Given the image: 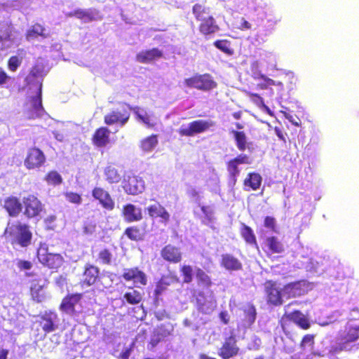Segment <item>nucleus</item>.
<instances>
[{"mask_svg":"<svg viewBox=\"0 0 359 359\" xmlns=\"http://www.w3.org/2000/svg\"><path fill=\"white\" fill-rule=\"evenodd\" d=\"M122 216L128 223L139 222L143 218L142 209L131 203L123 206Z\"/></svg>","mask_w":359,"mask_h":359,"instance_id":"19","label":"nucleus"},{"mask_svg":"<svg viewBox=\"0 0 359 359\" xmlns=\"http://www.w3.org/2000/svg\"><path fill=\"white\" fill-rule=\"evenodd\" d=\"M264 292L266 302L271 306H280L284 302L283 287L280 288L279 284L273 280H267L264 283Z\"/></svg>","mask_w":359,"mask_h":359,"instance_id":"4","label":"nucleus"},{"mask_svg":"<svg viewBox=\"0 0 359 359\" xmlns=\"http://www.w3.org/2000/svg\"><path fill=\"white\" fill-rule=\"evenodd\" d=\"M191 12L196 21L212 15L211 8L203 3H196L193 5Z\"/></svg>","mask_w":359,"mask_h":359,"instance_id":"33","label":"nucleus"},{"mask_svg":"<svg viewBox=\"0 0 359 359\" xmlns=\"http://www.w3.org/2000/svg\"><path fill=\"white\" fill-rule=\"evenodd\" d=\"M231 133L233 135L236 146L240 151L250 149L252 142L248 141V137L244 131L232 130Z\"/></svg>","mask_w":359,"mask_h":359,"instance_id":"29","label":"nucleus"},{"mask_svg":"<svg viewBox=\"0 0 359 359\" xmlns=\"http://www.w3.org/2000/svg\"><path fill=\"white\" fill-rule=\"evenodd\" d=\"M196 278L198 285L203 288H209L213 285L211 277L201 268L196 269Z\"/></svg>","mask_w":359,"mask_h":359,"instance_id":"37","label":"nucleus"},{"mask_svg":"<svg viewBox=\"0 0 359 359\" xmlns=\"http://www.w3.org/2000/svg\"><path fill=\"white\" fill-rule=\"evenodd\" d=\"M22 62V57H19L18 55H12L8 60V69L12 72H15L20 67Z\"/></svg>","mask_w":359,"mask_h":359,"instance_id":"52","label":"nucleus"},{"mask_svg":"<svg viewBox=\"0 0 359 359\" xmlns=\"http://www.w3.org/2000/svg\"><path fill=\"white\" fill-rule=\"evenodd\" d=\"M219 317L224 325H227L229 323V316L227 311H221L219 314Z\"/></svg>","mask_w":359,"mask_h":359,"instance_id":"61","label":"nucleus"},{"mask_svg":"<svg viewBox=\"0 0 359 359\" xmlns=\"http://www.w3.org/2000/svg\"><path fill=\"white\" fill-rule=\"evenodd\" d=\"M240 233L247 244L258 248L256 236L251 227L244 223H242L240 229Z\"/></svg>","mask_w":359,"mask_h":359,"instance_id":"34","label":"nucleus"},{"mask_svg":"<svg viewBox=\"0 0 359 359\" xmlns=\"http://www.w3.org/2000/svg\"><path fill=\"white\" fill-rule=\"evenodd\" d=\"M337 278L339 280L353 278V271L349 268L343 267L337 271Z\"/></svg>","mask_w":359,"mask_h":359,"instance_id":"56","label":"nucleus"},{"mask_svg":"<svg viewBox=\"0 0 359 359\" xmlns=\"http://www.w3.org/2000/svg\"><path fill=\"white\" fill-rule=\"evenodd\" d=\"M274 131H275V133L276 135L278 137V138L283 141L284 142H286V140H285V137L284 136V134L282 131V130L278 128V127H275L274 128Z\"/></svg>","mask_w":359,"mask_h":359,"instance_id":"63","label":"nucleus"},{"mask_svg":"<svg viewBox=\"0 0 359 359\" xmlns=\"http://www.w3.org/2000/svg\"><path fill=\"white\" fill-rule=\"evenodd\" d=\"M245 319L249 325L254 323L257 317V311L255 306L250 304L244 309Z\"/></svg>","mask_w":359,"mask_h":359,"instance_id":"48","label":"nucleus"},{"mask_svg":"<svg viewBox=\"0 0 359 359\" xmlns=\"http://www.w3.org/2000/svg\"><path fill=\"white\" fill-rule=\"evenodd\" d=\"M180 271L183 278V283H190L193 280V269L191 265L184 264L180 266Z\"/></svg>","mask_w":359,"mask_h":359,"instance_id":"47","label":"nucleus"},{"mask_svg":"<svg viewBox=\"0 0 359 359\" xmlns=\"http://www.w3.org/2000/svg\"><path fill=\"white\" fill-rule=\"evenodd\" d=\"M110 130L106 126L97 128L92 135V144L98 148L105 147L110 142Z\"/></svg>","mask_w":359,"mask_h":359,"instance_id":"17","label":"nucleus"},{"mask_svg":"<svg viewBox=\"0 0 359 359\" xmlns=\"http://www.w3.org/2000/svg\"><path fill=\"white\" fill-rule=\"evenodd\" d=\"M170 335V332L166 330H154L148 344V349L152 351L161 341Z\"/></svg>","mask_w":359,"mask_h":359,"instance_id":"39","label":"nucleus"},{"mask_svg":"<svg viewBox=\"0 0 359 359\" xmlns=\"http://www.w3.org/2000/svg\"><path fill=\"white\" fill-rule=\"evenodd\" d=\"M163 53L162 50L157 48H153L151 49L140 51L136 55L135 59L138 62L148 64L163 57Z\"/></svg>","mask_w":359,"mask_h":359,"instance_id":"23","label":"nucleus"},{"mask_svg":"<svg viewBox=\"0 0 359 359\" xmlns=\"http://www.w3.org/2000/svg\"><path fill=\"white\" fill-rule=\"evenodd\" d=\"M260 79L262 81L257 84V87L262 90L267 89L269 86H276V85H282L281 82H276L273 79L268 78L265 75H261Z\"/></svg>","mask_w":359,"mask_h":359,"instance_id":"53","label":"nucleus"},{"mask_svg":"<svg viewBox=\"0 0 359 359\" xmlns=\"http://www.w3.org/2000/svg\"><path fill=\"white\" fill-rule=\"evenodd\" d=\"M41 88L42 83L41 82L39 83V91L37 95L34 97H32V108L37 112L43 109L42 106Z\"/></svg>","mask_w":359,"mask_h":359,"instance_id":"51","label":"nucleus"},{"mask_svg":"<svg viewBox=\"0 0 359 359\" xmlns=\"http://www.w3.org/2000/svg\"><path fill=\"white\" fill-rule=\"evenodd\" d=\"M219 263L222 268L229 271H238L243 269L242 262L230 253L222 254Z\"/></svg>","mask_w":359,"mask_h":359,"instance_id":"20","label":"nucleus"},{"mask_svg":"<svg viewBox=\"0 0 359 359\" xmlns=\"http://www.w3.org/2000/svg\"><path fill=\"white\" fill-rule=\"evenodd\" d=\"M251 163V158L245 154H240L226 162V170L234 184L236 182L237 177L240 174L238 165L241 164H250Z\"/></svg>","mask_w":359,"mask_h":359,"instance_id":"8","label":"nucleus"},{"mask_svg":"<svg viewBox=\"0 0 359 359\" xmlns=\"http://www.w3.org/2000/svg\"><path fill=\"white\" fill-rule=\"evenodd\" d=\"M8 78L9 76L6 72L3 69L0 68V85L6 83Z\"/></svg>","mask_w":359,"mask_h":359,"instance_id":"62","label":"nucleus"},{"mask_svg":"<svg viewBox=\"0 0 359 359\" xmlns=\"http://www.w3.org/2000/svg\"><path fill=\"white\" fill-rule=\"evenodd\" d=\"M123 188L124 191L130 195H137L142 193L144 189V181L135 176L128 177L125 182Z\"/></svg>","mask_w":359,"mask_h":359,"instance_id":"21","label":"nucleus"},{"mask_svg":"<svg viewBox=\"0 0 359 359\" xmlns=\"http://www.w3.org/2000/svg\"><path fill=\"white\" fill-rule=\"evenodd\" d=\"M47 280L36 278L31 280L29 293L31 299L36 303H41L46 298L43 289L46 287Z\"/></svg>","mask_w":359,"mask_h":359,"instance_id":"13","label":"nucleus"},{"mask_svg":"<svg viewBox=\"0 0 359 359\" xmlns=\"http://www.w3.org/2000/svg\"><path fill=\"white\" fill-rule=\"evenodd\" d=\"M17 266L20 270H29L32 267V264L27 260H19L17 263Z\"/></svg>","mask_w":359,"mask_h":359,"instance_id":"59","label":"nucleus"},{"mask_svg":"<svg viewBox=\"0 0 359 359\" xmlns=\"http://www.w3.org/2000/svg\"><path fill=\"white\" fill-rule=\"evenodd\" d=\"M105 180L109 184L118 183L121 179V175L118 173L117 169L114 167L109 165L104 170Z\"/></svg>","mask_w":359,"mask_h":359,"instance_id":"42","label":"nucleus"},{"mask_svg":"<svg viewBox=\"0 0 359 359\" xmlns=\"http://www.w3.org/2000/svg\"><path fill=\"white\" fill-rule=\"evenodd\" d=\"M123 234L132 241L139 242L143 241L144 238V233L138 226L127 227Z\"/></svg>","mask_w":359,"mask_h":359,"instance_id":"35","label":"nucleus"},{"mask_svg":"<svg viewBox=\"0 0 359 359\" xmlns=\"http://www.w3.org/2000/svg\"><path fill=\"white\" fill-rule=\"evenodd\" d=\"M184 83L187 88H195L204 92L210 91L217 86V83L212 76L208 73L196 74L185 79Z\"/></svg>","mask_w":359,"mask_h":359,"instance_id":"3","label":"nucleus"},{"mask_svg":"<svg viewBox=\"0 0 359 359\" xmlns=\"http://www.w3.org/2000/svg\"><path fill=\"white\" fill-rule=\"evenodd\" d=\"M66 200L72 203L79 205L82 201L81 196L74 192H66L64 194Z\"/></svg>","mask_w":359,"mask_h":359,"instance_id":"55","label":"nucleus"},{"mask_svg":"<svg viewBox=\"0 0 359 359\" xmlns=\"http://www.w3.org/2000/svg\"><path fill=\"white\" fill-rule=\"evenodd\" d=\"M41 36L46 39L48 36V34L46 32V28L39 23H35L29 28L25 34V39L29 41Z\"/></svg>","mask_w":359,"mask_h":359,"instance_id":"30","label":"nucleus"},{"mask_svg":"<svg viewBox=\"0 0 359 359\" xmlns=\"http://www.w3.org/2000/svg\"><path fill=\"white\" fill-rule=\"evenodd\" d=\"M216 306H217V302L215 300L202 301L199 299H197V300H196L197 310L203 314L209 315V314L212 313L215 310Z\"/></svg>","mask_w":359,"mask_h":359,"instance_id":"38","label":"nucleus"},{"mask_svg":"<svg viewBox=\"0 0 359 359\" xmlns=\"http://www.w3.org/2000/svg\"><path fill=\"white\" fill-rule=\"evenodd\" d=\"M46 162L44 152L36 147H32L27 151L24 158V166L29 170H39Z\"/></svg>","mask_w":359,"mask_h":359,"instance_id":"6","label":"nucleus"},{"mask_svg":"<svg viewBox=\"0 0 359 359\" xmlns=\"http://www.w3.org/2000/svg\"><path fill=\"white\" fill-rule=\"evenodd\" d=\"M160 255L165 262L172 264H179L183 259L181 248L172 244L163 246L160 251Z\"/></svg>","mask_w":359,"mask_h":359,"instance_id":"9","label":"nucleus"},{"mask_svg":"<svg viewBox=\"0 0 359 359\" xmlns=\"http://www.w3.org/2000/svg\"><path fill=\"white\" fill-rule=\"evenodd\" d=\"M315 335L313 334H305L300 342V348L304 351H313L314 348Z\"/></svg>","mask_w":359,"mask_h":359,"instance_id":"45","label":"nucleus"},{"mask_svg":"<svg viewBox=\"0 0 359 359\" xmlns=\"http://www.w3.org/2000/svg\"><path fill=\"white\" fill-rule=\"evenodd\" d=\"M214 125L213 121L198 119L190 122L187 127L182 126L177 132L180 136L192 137L196 134L207 131Z\"/></svg>","mask_w":359,"mask_h":359,"instance_id":"7","label":"nucleus"},{"mask_svg":"<svg viewBox=\"0 0 359 359\" xmlns=\"http://www.w3.org/2000/svg\"><path fill=\"white\" fill-rule=\"evenodd\" d=\"M349 320L354 321L359 320V309L353 308L349 312Z\"/></svg>","mask_w":359,"mask_h":359,"instance_id":"60","label":"nucleus"},{"mask_svg":"<svg viewBox=\"0 0 359 359\" xmlns=\"http://www.w3.org/2000/svg\"><path fill=\"white\" fill-rule=\"evenodd\" d=\"M92 196L106 210L111 211L115 208V201L109 192L101 187H95L92 190Z\"/></svg>","mask_w":359,"mask_h":359,"instance_id":"10","label":"nucleus"},{"mask_svg":"<svg viewBox=\"0 0 359 359\" xmlns=\"http://www.w3.org/2000/svg\"><path fill=\"white\" fill-rule=\"evenodd\" d=\"M132 111L135 115L136 118L144 123L148 128H153L156 126V123L151 121L149 115L146 111L141 113L139 107H132Z\"/></svg>","mask_w":359,"mask_h":359,"instance_id":"40","label":"nucleus"},{"mask_svg":"<svg viewBox=\"0 0 359 359\" xmlns=\"http://www.w3.org/2000/svg\"><path fill=\"white\" fill-rule=\"evenodd\" d=\"M69 17H75L83 22H89L96 20V13L93 9H76L67 14Z\"/></svg>","mask_w":359,"mask_h":359,"instance_id":"31","label":"nucleus"},{"mask_svg":"<svg viewBox=\"0 0 359 359\" xmlns=\"http://www.w3.org/2000/svg\"><path fill=\"white\" fill-rule=\"evenodd\" d=\"M45 180L48 184L59 185L62 182L61 175L55 170L48 172L45 176Z\"/></svg>","mask_w":359,"mask_h":359,"instance_id":"50","label":"nucleus"},{"mask_svg":"<svg viewBox=\"0 0 359 359\" xmlns=\"http://www.w3.org/2000/svg\"><path fill=\"white\" fill-rule=\"evenodd\" d=\"M131 351H132L131 348H126L124 351H123L121 353L120 358L121 359H129Z\"/></svg>","mask_w":359,"mask_h":359,"instance_id":"64","label":"nucleus"},{"mask_svg":"<svg viewBox=\"0 0 359 359\" xmlns=\"http://www.w3.org/2000/svg\"><path fill=\"white\" fill-rule=\"evenodd\" d=\"M12 40V28L5 23H0V41H11Z\"/></svg>","mask_w":359,"mask_h":359,"instance_id":"49","label":"nucleus"},{"mask_svg":"<svg viewBox=\"0 0 359 359\" xmlns=\"http://www.w3.org/2000/svg\"><path fill=\"white\" fill-rule=\"evenodd\" d=\"M122 277L126 281L133 280L135 283H139L142 285H146L147 283L146 274L137 267L125 269Z\"/></svg>","mask_w":359,"mask_h":359,"instance_id":"25","label":"nucleus"},{"mask_svg":"<svg viewBox=\"0 0 359 359\" xmlns=\"http://www.w3.org/2000/svg\"><path fill=\"white\" fill-rule=\"evenodd\" d=\"M147 210L149 217L151 218L159 217L161 219V222L165 225H166L170 221V215L169 212L158 203L149 205L147 208Z\"/></svg>","mask_w":359,"mask_h":359,"instance_id":"24","label":"nucleus"},{"mask_svg":"<svg viewBox=\"0 0 359 359\" xmlns=\"http://www.w3.org/2000/svg\"><path fill=\"white\" fill-rule=\"evenodd\" d=\"M213 45L227 55H232L234 53L233 49L231 47V41L227 39L216 40Z\"/></svg>","mask_w":359,"mask_h":359,"instance_id":"44","label":"nucleus"},{"mask_svg":"<svg viewBox=\"0 0 359 359\" xmlns=\"http://www.w3.org/2000/svg\"><path fill=\"white\" fill-rule=\"evenodd\" d=\"M3 208L11 217H18L22 210V202L17 196H9L3 200Z\"/></svg>","mask_w":359,"mask_h":359,"instance_id":"16","label":"nucleus"},{"mask_svg":"<svg viewBox=\"0 0 359 359\" xmlns=\"http://www.w3.org/2000/svg\"><path fill=\"white\" fill-rule=\"evenodd\" d=\"M283 292L286 299L295 298L307 292V284L304 280H298L285 284Z\"/></svg>","mask_w":359,"mask_h":359,"instance_id":"15","label":"nucleus"},{"mask_svg":"<svg viewBox=\"0 0 359 359\" xmlns=\"http://www.w3.org/2000/svg\"><path fill=\"white\" fill-rule=\"evenodd\" d=\"M247 95L249 97L250 100L254 104H255L257 106H258L259 107H267L264 104V102L262 97L261 96H259L258 94L248 92V93H247Z\"/></svg>","mask_w":359,"mask_h":359,"instance_id":"58","label":"nucleus"},{"mask_svg":"<svg viewBox=\"0 0 359 359\" xmlns=\"http://www.w3.org/2000/svg\"><path fill=\"white\" fill-rule=\"evenodd\" d=\"M157 135L152 134L144 139L140 142V148L144 151H150L155 148L158 144Z\"/></svg>","mask_w":359,"mask_h":359,"instance_id":"41","label":"nucleus"},{"mask_svg":"<svg viewBox=\"0 0 359 359\" xmlns=\"http://www.w3.org/2000/svg\"><path fill=\"white\" fill-rule=\"evenodd\" d=\"M4 236L9 238L13 247L26 248L32 244L33 234L30 226L20 220L8 222L4 231Z\"/></svg>","mask_w":359,"mask_h":359,"instance_id":"1","label":"nucleus"},{"mask_svg":"<svg viewBox=\"0 0 359 359\" xmlns=\"http://www.w3.org/2000/svg\"><path fill=\"white\" fill-rule=\"evenodd\" d=\"M130 110H132V107L129 104L126 102H121L118 107L104 115V123L107 126L118 125L122 127L128 122L130 117Z\"/></svg>","mask_w":359,"mask_h":359,"instance_id":"2","label":"nucleus"},{"mask_svg":"<svg viewBox=\"0 0 359 359\" xmlns=\"http://www.w3.org/2000/svg\"><path fill=\"white\" fill-rule=\"evenodd\" d=\"M264 226L269 229L273 232H276V219L273 217L271 216H266L264 217Z\"/></svg>","mask_w":359,"mask_h":359,"instance_id":"57","label":"nucleus"},{"mask_svg":"<svg viewBox=\"0 0 359 359\" xmlns=\"http://www.w3.org/2000/svg\"><path fill=\"white\" fill-rule=\"evenodd\" d=\"M38 259L43 265L52 269L60 268L64 262V259L60 254L49 252L38 253Z\"/></svg>","mask_w":359,"mask_h":359,"instance_id":"18","label":"nucleus"},{"mask_svg":"<svg viewBox=\"0 0 359 359\" xmlns=\"http://www.w3.org/2000/svg\"><path fill=\"white\" fill-rule=\"evenodd\" d=\"M100 273V269L97 266L89 263L86 264L80 281L81 286L90 287L95 285L99 280Z\"/></svg>","mask_w":359,"mask_h":359,"instance_id":"12","label":"nucleus"},{"mask_svg":"<svg viewBox=\"0 0 359 359\" xmlns=\"http://www.w3.org/2000/svg\"><path fill=\"white\" fill-rule=\"evenodd\" d=\"M264 244L266 248V251L271 254H280L285 251L284 245L275 236H268L265 239Z\"/></svg>","mask_w":359,"mask_h":359,"instance_id":"28","label":"nucleus"},{"mask_svg":"<svg viewBox=\"0 0 359 359\" xmlns=\"http://www.w3.org/2000/svg\"><path fill=\"white\" fill-rule=\"evenodd\" d=\"M40 325L45 333H50L55 331L57 328V325L55 323L57 318V315L52 311H46L40 316Z\"/></svg>","mask_w":359,"mask_h":359,"instance_id":"22","label":"nucleus"},{"mask_svg":"<svg viewBox=\"0 0 359 359\" xmlns=\"http://www.w3.org/2000/svg\"><path fill=\"white\" fill-rule=\"evenodd\" d=\"M170 285L168 278L163 276L157 282L154 292L155 301H158L159 297L165 292Z\"/></svg>","mask_w":359,"mask_h":359,"instance_id":"43","label":"nucleus"},{"mask_svg":"<svg viewBox=\"0 0 359 359\" xmlns=\"http://www.w3.org/2000/svg\"><path fill=\"white\" fill-rule=\"evenodd\" d=\"M83 294L81 293L68 294L62 298L59 309L62 312L67 314L76 315L75 306L81 302Z\"/></svg>","mask_w":359,"mask_h":359,"instance_id":"14","label":"nucleus"},{"mask_svg":"<svg viewBox=\"0 0 359 359\" xmlns=\"http://www.w3.org/2000/svg\"><path fill=\"white\" fill-rule=\"evenodd\" d=\"M112 259V254L109 249H103L100 251L98 254V259L100 263L104 265L111 264Z\"/></svg>","mask_w":359,"mask_h":359,"instance_id":"54","label":"nucleus"},{"mask_svg":"<svg viewBox=\"0 0 359 359\" xmlns=\"http://www.w3.org/2000/svg\"><path fill=\"white\" fill-rule=\"evenodd\" d=\"M123 298L129 304L131 305L138 304L142 300V296L141 293L135 290L126 292L123 295Z\"/></svg>","mask_w":359,"mask_h":359,"instance_id":"46","label":"nucleus"},{"mask_svg":"<svg viewBox=\"0 0 359 359\" xmlns=\"http://www.w3.org/2000/svg\"><path fill=\"white\" fill-rule=\"evenodd\" d=\"M262 182V177L256 172H249L243 180V186L245 191L258 190Z\"/></svg>","mask_w":359,"mask_h":359,"instance_id":"27","label":"nucleus"},{"mask_svg":"<svg viewBox=\"0 0 359 359\" xmlns=\"http://www.w3.org/2000/svg\"><path fill=\"white\" fill-rule=\"evenodd\" d=\"M45 76L44 65L43 63L34 64L29 70L27 76L26 81L27 83H31L40 78L42 79Z\"/></svg>","mask_w":359,"mask_h":359,"instance_id":"36","label":"nucleus"},{"mask_svg":"<svg viewBox=\"0 0 359 359\" xmlns=\"http://www.w3.org/2000/svg\"><path fill=\"white\" fill-rule=\"evenodd\" d=\"M285 316L302 330H308L311 327L309 319L299 310H294Z\"/></svg>","mask_w":359,"mask_h":359,"instance_id":"26","label":"nucleus"},{"mask_svg":"<svg viewBox=\"0 0 359 359\" xmlns=\"http://www.w3.org/2000/svg\"><path fill=\"white\" fill-rule=\"evenodd\" d=\"M23 215L28 219L41 217L45 211L44 205L34 194H29L22 198Z\"/></svg>","mask_w":359,"mask_h":359,"instance_id":"5","label":"nucleus"},{"mask_svg":"<svg viewBox=\"0 0 359 359\" xmlns=\"http://www.w3.org/2000/svg\"><path fill=\"white\" fill-rule=\"evenodd\" d=\"M239 348L235 335L226 337L218 351V355L222 359H230L238 354Z\"/></svg>","mask_w":359,"mask_h":359,"instance_id":"11","label":"nucleus"},{"mask_svg":"<svg viewBox=\"0 0 359 359\" xmlns=\"http://www.w3.org/2000/svg\"><path fill=\"white\" fill-rule=\"evenodd\" d=\"M198 31L203 36H207L217 32L219 30V26L213 17L206 22L198 25Z\"/></svg>","mask_w":359,"mask_h":359,"instance_id":"32","label":"nucleus"}]
</instances>
